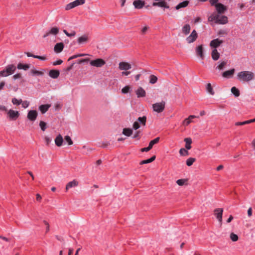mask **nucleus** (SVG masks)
I'll use <instances>...</instances> for the list:
<instances>
[{
	"mask_svg": "<svg viewBox=\"0 0 255 255\" xmlns=\"http://www.w3.org/2000/svg\"><path fill=\"white\" fill-rule=\"evenodd\" d=\"M254 73L251 71H243L237 74V78L241 82H248L254 78Z\"/></svg>",
	"mask_w": 255,
	"mask_h": 255,
	"instance_id": "f257e3e1",
	"label": "nucleus"
},
{
	"mask_svg": "<svg viewBox=\"0 0 255 255\" xmlns=\"http://www.w3.org/2000/svg\"><path fill=\"white\" fill-rule=\"evenodd\" d=\"M210 21H215L216 23L225 24L228 22V18L225 15H220L215 12L213 13L208 18Z\"/></svg>",
	"mask_w": 255,
	"mask_h": 255,
	"instance_id": "f03ea898",
	"label": "nucleus"
},
{
	"mask_svg": "<svg viewBox=\"0 0 255 255\" xmlns=\"http://www.w3.org/2000/svg\"><path fill=\"white\" fill-rule=\"evenodd\" d=\"M16 67L13 64L7 65L5 69L0 71V77H7L14 73Z\"/></svg>",
	"mask_w": 255,
	"mask_h": 255,
	"instance_id": "7ed1b4c3",
	"label": "nucleus"
},
{
	"mask_svg": "<svg viewBox=\"0 0 255 255\" xmlns=\"http://www.w3.org/2000/svg\"><path fill=\"white\" fill-rule=\"evenodd\" d=\"M165 102L161 101L159 103H156L152 105V108L154 112L158 113H161L165 109Z\"/></svg>",
	"mask_w": 255,
	"mask_h": 255,
	"instance_id": "20e7f679",
	"label": "nucleus"
},
{
	"mask_svg": "<svg viewBox=\"0 0 255 255\" xmlns=\"http://www.w3.org/2000/svg\"><path fill=\"white\" fill-rule=\"evenodd\" d=\"M91 66L96 67H101L105 64V61L101 58H98L95 60H91L90 62Z\"/></svg>",
	"mask_w": 255,
	"mask_h": 255,
	"instance_id": "39448f33",
	"label": "nucleus"
},
{
	"mask_svg": "<svg viewBox=\"0 0 255 255\" xmlns=\"http://www.w3.org/2000/svg\"><path fill=\"white\" fill-rule=\"evenodd\" d=\"M223 212V209L222 208L215 209L214 211V215L221 224L222 222Z\"/></svg>",
	"mask_w": 255,
	"mask_h": 255,
	"instance_id": "423d86ee",
	"label": "nucleus"
},
{
	"mask_svg": "<svg viewBox=\"0 0 255 255\" xmlns=\"http://www.w3.org/2000/svg\"><path fill=\"white\" fill-rule=\"evenodd\" d=\"M7 114L8 117L11 120H15L19 116V113L18 111H14L11 109L7 112Z\"/></svg>",
	"mask_w": 255,
	"mask_h": 255,
	"instance_id": "0eeeda50",
	"label": "nucleus"
},
{
	"mask_svg": "<svg viewBox=\"0 0 255 255\" xmlns=\"http://www.w3.org/2000/svg\"><path fill=\"white\" fill-rule=\"evenodd\" d=\"M198 37V34L195 30H193L190 35L188 36L186 40L188 43H191L194 42Z\"/></svg>",
	"mask_w": 255,
	"mask_h": 255,
	"instance_id": "6e6552de",
	"label": "nucleus"
},
{
	"mask_svg": "<svg viewBox=\"0 0 255 255\" xmlns=\"http://www.w3.org/2000/svg\"><path fill=\"white\" fill-rule=\"evenodd\" d=\"M224 42L223 40L218 38L212 40L210 43V46L214 49H216Z\"/></svg>",
	"mask_w": 255,
	"mask_h": 255,
	"instance_id": "1a4fd4ad",
	"label": "nucleus"
},
{
	"mask_svg": "<svg viewBox=\"0 0 255 255\" xmlns=\"http://www.w3.org/2000/svg\"><path fill=\"white\" fill-rule=\"evenodd\" d=\"M131 68V64L127 62H121L119 64V68L120 70L127 71Z\"/></svg>",
	"mask_w": 255,
	"mask_h": 255,
	"instance_id": "9d476101",
	"label": "nucleus"
},
{
	"mask_svg": "<svg viewBox=\"0 0 255 255\" xmlns=\"http://www.w3.org/2000/svg\"><path fill=\"white\" fill-rule=\"evenodd\" d=\"M196 54L202 60L204 59V48L202 45H198L196 48Z\"/></svg>",
	"mask_w": 255,
	"mask_h": 255,
	"instance_id": "9b49d317",
	"label": "nucleus"
},
{
	"mask_svg": "<svg viewBox=\"0 0 255 255\" xmlns=\"http://www.w3.org/2000/svg\"><path fill=\"white\" fill-rule=\"evenodd\" d=\"M90 39V37L88 34H85L79 37L77 39V42L79 44H82L87 43Z\"/></svg>",
	"mask_w": 255,
	"mask_h": 255,
	"instance_id": "f8f14e48",
	"label": "nucleus"
},
{
	"mask_svg": "<svg viewBox=\"0 0 255 255\" xmlns=\"http://www.w3.org/2000/svg\"><path fill=\"white\" fill-rule=\"evenodd\" d=\"M217 11V14H222L227 10L226 7L221 3H216L214 5Z\"/></svg>",
	"mask_w": 255,
	"mask_h": 255,
	"instance_id": "ddd939ff",
	"label": "nucleus"
},
{
	"mask_svg": "<svg viewBox=\"0 0 255 255\" xmlns=\"http://www.w3.org/2000/svg\"><path fill=\"white\" fill-rule=\"evenodd\" d=\"M37 115L38 114L36 111L30 110L28 112L27 117L30 121H34L36 120Z\"/></svg>",
	"mask_w": 255,
	"mask_h": 255,
	"instance_id": "4468645a",
	"label": "nucleus"
},
{
	"mask_svg": "<svg viewBox=\"0 0 255 255\" xmlns=\"http://www.w3.org/2000/svg\"><path fill=\"white\" fill-rule=\"evenodd\" d=\"M152 5L153 6H158L161 7H165L166 8H168L169 7V5L165 1V0L158 2H154L152 4Z\"/></svg>",
	"mask_w": 255,
	"mask_h": 255,
	"instance_id": "2eb2a0df",
	"label": "nucleus"
},
{
	"mask_svg": "<svg viewBox=\"0 0 255 255\" xmlns=\"http://www.w3.org/2000/svg\"><path fill=\"white\" fill-rule=\"evenodd\" d=\"M63 48L64 44L62 42L58 43L54 46V50L56 53H59L63 50Z\"/></svg>",
	"mask_w": 255,
	"mask_h": 255,
	"instance_id": "dca6fc26",
	"label": "nucleus"
},
{
	"mask_svg": "<svg viewBox=\"0 0 255 255\" xmlns=\"http://www.w3.org/2000/svg\"><path fill=\"white\" fill-rule=\"evenodd\" d=\"M144 1L141 0H135L133 1V4L135 8L140 9L144 5Z\"/></svg>",
	"mask_w": 255,
	"mask_h": 255,
	"instance_id": "f3484780",
	"label": "nucleus"
},
{
	"mask_svg": "<svg viewBox=\"0 0 255 255\" xmlns=\"http://www.w3.org/2000/svg\"><path fill=\"white\" fill-rule=\"evenodd\" d=\"M135 93L138 98L144 97L146 95L145 90L142 87H139L135 91Z\"/></svg>",
	"mask_w": 255,
	"mask_h": 255,
	"instance_id": "a211bd4d",
	"label": "nucleus"
},
{
	"mask_svg": "<svg viewBox=\"0 0 255 255\" xmlns=\"http://www.w3.org/2000/svg\"><path fill=\"white\" fill-rule=\"evenodd\" d=\"M78 185V182L75 180H73V181L69 182L66 186V191H67L70 188L76 187Z\"/></svg>",
	"mask_w": 255,
	"mask_h": 255,
	"instance_id": "6ab92c4d",
	"label": "nucleus"
},
{
	"mask_svg": "<svg viewBox=\"0 0 255 255\" xmlns=\"http://www.w3.org/2000/svg\"><path fill=\"white\" fill-rule=\"evenodd\" d=\"M63 139L61 134H58L55 139V143L57 146H61L62 145Z\"/></svg>",
	"mask_w": 255,
	"mask_h": 255,
	"instance_id": "aec40b11",
	"label": "nucleus"
},
{
	"mask_svg": "<svg viewBox=\"0 0 255 255\" xmlns=\"http://www.w3.org/2000/svg\"><path fill=\"white\" fill-rule=\"evenodd\" d=\"M220 53L218 52L217 49H214L211 52V57L213 60L217 61L220 57Z\"/></svg>",
	"mask_w": 255,
	"mask_h": 255,
	"instance_id": "412c9836",
	"label": "nucleus"
},
{
	"mask_svg": "<svg viewBox=\"0 0 255 255\" xmlns=\"http://www.w3.org/2000/svg\"><path fill=\"white\" fill-rule=\"evenodd\" d=\"M60 73L58 70H51L49 72V75L50 77L56 79L59 76Z\"/></svg>",
	"mask_w": 255,
	"mask_h": 255,
	"instance_id": "4be33fe9",
	"label": "nucleus"
},
{
	"mask_svg": "<svg viewBox=\"0 0 255 255\" xmlns=\"http://www.w3.org/2000/svg\"><path fill=\"white\" fill-rule=\"evenodd\" d=\"M235 69H232L230 70L226 71L223 73L222 76L227 78H229L232 76V75L234 74Z\"/></svg>",
	"mask_w": 255,
	"mask_h": 255,
	"instance_id": "5701e85b",
	"label": "nucleus"
},
{
	"mask_svg": "<svg viewBox=\"0 0 255 255\" xmlns=\"http://www.w3.org/2000/svg\"><path fill=\"white\" fill-rule=\"evenodd\" d=\"M184 141L186 143L185 144V148L187 150H189L191 148V144L192 143V139L190 137L185 138L184 139Z\"/></svg>",
	"mask_w": 255,
	"mask_h": 255,
	"instance_id": "b1692460",
	"label": "nucleus"
},
{
	"mask_svg": "<svg viewBox=\"0 0 255 255\" xmlns=\"http://www.w3.org/2000/svg\"><path fill=\"white\" fill-rule=\"evenodd\" d=\"M189 3V1L188 0L184 1L177 5L175 7V8L176 9L178 10L181 8L185 7L188 5Z\"/></svg>",
	"mask_w": 255,
	"mask_h": 255,
	"instance_id": "393cba45",
	"label": "nucleus"
},
{
	"mask_svg": "<svg viewBox=\"0 0 255 255\" xmlns=\"http://www.w3.org/2000/svg\"><path fill=\"white\" fill-rule=\"evenodd\" d=\"M50 105H48V104L42 105L39 106V109L42 114H44L48 111V110L50 108Z\"/></svg>",
	"mask_w": 255,
	"mask_h": 255,
	"instance_id": "a878e982",
	"label": "nucleus"
},
{
	"mask_svg": "<svg viewBox=\"0 0 255 255\" xmlns=\"http://www.w3.org/2000/svg\"><path fill=\"white\" fill-rule=\"evenodd\" d=\"M191 29L190 25L188 24H185L182 29V32L185 34L187 35L189 33Z\"/></svg>",
	"mask_w": 255,
	"mask_h": 255,
	"instance_id": "bb28decb",
	"label": "nucleus"
},
{
	"mask_svg": "<svg viewBox=\"0 0 255 255\" xmlns=\"http://www.w3.org/2000/svg\"><path fill=\"white\" fill-rule=\"evenodd\" d=\"M132 130L129 128H125L123 130V133L127 136H130L132 134Z\"/></svg>",
	"mask_w": 255,
	"mask_h": 255,
	"instance_id": "cd10ccee",
	"label": "nucleus"
},
{
	"mask_svg": "<svg viewBox=\"0 0 255 255\" xmlns=\"http://www.w3.org/2000/svg\"><path fill=\"white\" fill-rule=\"evenodd\" d=\"M206 90L208 93L210 94L213 95L215 94L214 91L212 87V85L210 83H208L206 85Z\"/></svg>",
	"mask_w": 255,
	"mask_h": 255,
	"instance_id": "c85d7f7f",
	"label": "nucleus"
},
{
	"mask_svg": "<svg viewBox=\"0 0 255 255\" xmlns=\"http://www.w3.org/2000/svg\"><path fill=\"white\" fill-rule=\"evenodd\" d=\"M59 32V28L57 27H53L48 31V33L52 35H56Z\"/></svg>",
	"mask_w": 255,
	"mask_h": 255,
	"instance_id": "c756f323",
	"label": "nucleus"
},
{
	"mask_svg": "<svg viewBox=\"0 0 255 255\" xmlns=\"http://www.w3.org/2000/svg\"><path fill=\"white\" fill-rule=\"evenodd\" d=\"M136 122H138V123L141 124V125L145 126L146 122V117L145 116H143L142 117H139L137 119Z\"/></svg>",
	"mask_w": 255,
	"mask_h": 255,
	"instance_id": "7c9ffc66",
	"label": "nucleus"
},
{
	"mask_svg": "<svg viewBox=\"0 0 255 255\" xmlns=\"http://www.w3.org/2000/svg\"><path fill=\"white\" fill-rule=\"evenodd\" d=\"M17 68L19 69H23L24 70H26L29 68V65L23 64L20 63L17 65Z\"/></svg>",
	"mask_w": 255,
	"mask_h": 255,
	"instance_id": "2f4dec72",
	"label": "nucleus"
},
{
	"mask_svg": "<svg viewBox=\"0 0 255 255\" xmlns=\"http://www.w3.org/2000/svg\"><path fill=\"white\" fill-rule=\"evenodd\" d=\"M231 91L232 94H234L235 97H237L240 96V91L236 87H233L231 88Z\"/></svg>",
	"mask_w": 255,
	"mask_h": 255,
	"instance_id": "473e14b6",
	"label": "nucleus"
},
{
	"mask_svg": "<svg viewBox=\"0 0 255 255\" xmlns=\"http://www.w3.org/2000/svg\"><path fill=\"white\" fill-rule=\"evenodd\" d=\"M157 81V77L154 75H151L149 77V83L152 84H155Z\"/></svg>",
	"mask_w": 255,
	"mask_h": 255,
	"instance_id": "72a5a7b5",
	"label": "nucleus"
},
{
	"mask_svg": "<svg viewBox=\"0 0 255 255\" xmlns=\"http://www.w3.org/2000/svg\"><path fill=\"white\" fill-rule=\"evenodd\" d=\"M159 139L160 138L159 137H157L154 139L153 140H151L149 143V146H150V147L152 148L153 145L159 142Z\"/></svg>",
	"mask_w": 255,
	"mask_h": 255,
	"instance_id": "f704fd0d",
	"label": "nucleus"
},
{
	"mask_svg": "<svg viewBox=\"0 0 255 255\" xmlns=\"http://www.w3.org/2000/svg\"><path fill=\"white\" fill-rule=\"evenodd\" d=\"M196 161L195 158L190 157L186 160V164L188 166H191L193 163Z\"/></svg>",
	"mask_w": 255,
	"mask_h": 255,
	"instance_id": "c9c22d12",
	"label": "nucleus"
},
{
	"mask_svg": "<svg viewBox=\"0 0 255 255\" xmlns=\"http://www.w3.org/2000/svg\"><path fill=\"white\" fill-rule=\"evenodd\" d=\"M76 7L75 4V3L74 1L72 2H70L69 3H68V4H67L65 6V9L66 10H70L72 8H73L74 7Z\"/></svg>",
	"mask_w": 255,
	"mask_h": 255,
	"instance_id": "e433bc0d",
	"label": "nucleus"
},
{
	"mask_svg": "<svg viewBox=\"0 0 255 255\" xmlns=\"http://www.w3.org/2000/svg\"><path fill=\"white\" fill-rule=\"evenodd\" d=\"M187 182V179H178L176 181V183L179 186H183Z\"/></svg>",
	"mask_w": 255,
	"mask_h": 255,
	"instance_id": "4c0bfd02",
	"label": "nucleus"
},
{
	"mask_svg": "<svg viewBox=\"0 0 255 255\" xmlns=\"http://www.w3.org/2000/svg\"><path fill=\"white\" fill-rule=\"evenodd\" d=\"M12 104L15 105H19L22 103V100L21 99L18 100L15 98H12L11 101Z\"/></svg>",
	"mask_w": 255,
	"mask_h": 255,
	"instance_id": "58836bf2",
	"label": "nucleus"
},
{
	"mask_svg": "<svg viewBox=\"0 0 255 255\" xmlns=\"http://www.w3.org/2000/svg\"><path fill=\"white\" fill-rule=\"evenodd\" d=\"M179 153L182 156H187L188 155L187 149L182 148L179 150Z\"/></svg>",
	"mask_w": 255,
	"mask_h": 255,
	"instance_id": "ea45409f",
	"label": "nucleus"
},
{
	"mask_svg": "<svg viewBox=\"0 0 255 255\" xmlns=\"http://www.w3.org/2000/svg\"><path fill=\"white\" fill-rule=\"evenodd\" d=\"M230 239L232 240V241L236 242L238 240L239 238H238V236L236 234H235L233 233H232L230 234Z\"/></svg>",
	"mask_w": 255,
	"mask_h": 255,
	"instance_id": "a19ab883",
	"label": "nucleus"
},
{
	"mask_svg": "<svg viewBox=\"0 0 255 255\" xmlns=\"http://www.w3.org/2000/svg\"><path fill=\"white\" fill-rule=\"evenodd\" d=\"M226 64L227 61H223L216 68L220 70H223Z\"/></svg>",
	"mask_w": 255,
	"mask_h": 255,
	"instance_id": "79ce46f5",
	"label": "nucleus"
},
{
	"mask_svg": "<svg viewBox=\"0 0 255 255\" xmlns=\"http://www.w3.org/2000/svg\"><path fill=\"white\" fill-rule=\"evenodd\" d=\"M39 126L42 131H45L46 128V123L43 121H40L39 123Z\"/></svg>",
	"mask_w": 255,
	"mask_h": 255,
	"instance_id": "37998d69",
	"label": "nucleus"
},
{
	"mask_svg": "<svg viewBox=\"0 0 255 255\" xmlns=\"http://www.w3.org/2000/svg\"><path fill=\"white\" fill-rule=\"evenodd\" d=\"M65 140L68 142V145H71L73 144V142L71 137L69 135H66L64 138Z\"/></svg>",
	"mask_w": 255,
	"mask_h": 255,
	"instance_id": "c03bdc74",
	"label": "nucleus"
},
{
	"mask_svg": "<svg viewBox=\"0 0 255 255\" xmlns=\"http://www.w3.org/2000/svg\"><path fill=\"white\" fill-rule=\"evenodd\" d=\"M74 2L76 6H77L85 3V0H75Z\"/></svg>",
	"mask_w": 255,
	"mask_h": 255,
	"instance_id": "a18cd8bd",
	"label": "nucleus"
},
{
	"mask_svg": "<svg viewBox=\"0 0 255 255\" xmlns=\"http://www.w3.org/2000/svg\"><path fill=\"white\" fill-rule=\"evenodd\" d=\"M63 32L68 37L74 36L76 34V32L75 31H73L71 33H69L67 31V30L64 29Z\"/></svg>",
	"mask_w": 255,
	"mask_h": 255,
	"instance_id": "49530a36",
	"label": "nucleus"
},
{
	"mask_svg": "<svg viewBox=\"0 0 255 255\" xmlns=\"http://www.w3.org/2000/svg\"><path fill=\"white\" fill-rule=\"evenodd\" d=\"M31 72L33 75H42L43 74L42 72L35 70H31Z\"/></svg>",
	"mask_w": 255,
	"mask_h": 255,
	"instance_id": "de8ad7c7",
	"label": "nucleus"
},
{
	"mask_svg": "<svg viewBox=\"0 0 255 255\" xmlns=\"http://www.w3.org/2000/svg\"><path fill=\"white\" fill-rule=\"evenodd\" d=\"M21 104L23 108H26L29 106V102L27 101H24L22 102Z\"/></svg>",
	"mask_w": 255,
	"mask_h": 255,
	"instance_id": "09e8293b",
	"label": "nucleus"
},
{
	"mask_svg": "<svg viewBox=\"0 0 255 255\" xmlns=\"http://www.w3.org/2000/svg\"><path fill=\"white\" fill-rule=\"evenodd\" d=\"M191 123V120H190L188 118L187 119H185L183 122V125L186 126L189 125Z\"/></svg>",
	"mask_w": 255,
	"mask_h": 255,
	"instance_id": "8fccbe9b",
	"label": "nucleus"
},
{
	"mask_svg": "<svg viewBox=\"0 0 255 255\" xmlns=\"http://www.w3.org/2000/svg\"><path fill=\"white\" fill-rule=\"evenodd\" d=\"M129 90V87L127 86L124 87L122 89V92L123 93L126 94L128 92Z\"/></svg>",
	"mask_w": 255,
	"mask_h": 255,
	"instance_id": "3c124183",
	"label": "nucleus"
},
{
	"mask_svg": "<svg viewBox=\"0 0 255 255\" xmlns=\"http://www.w3.org/2000/svg\"><path fill=\"white\" fill-rule=\"evenodd\" d=\"M140 128V126H139V124L138 123V122H136V121L133 124V129H134L135 130H136L138 128Z\"/></svg>",
	"mask_w": 255,
	"mask_h": 255,
	"instance_id": "603ef678",
	"label": "nucleus"
},
{
	"mask_svg": "<svg viewBox=\"0 0 255 255\" xmlns=\"http://www.w3.org/2000/svg\"><path fill=\"white\" fill-rule=\"evenodd\" d=\"M155 158H156L155 156L153 155L150 158L145 160L146 163V164L149 163L153 161L155 159Z\"/></svg>",
	"mask_w": 255,
	"mask_h": 255,
	"instance_id": "864d4df0",
	"label": "nucleus"
},
{
	"mask_svg": "<svg viewBox=\"0 0 255 255\" xmlns=\"http://www.w3.org/2000/svg\"><path fill=\"white\" fill-rule=\"evenodd\" d=\"M140 131L138 130V131H137L135 134H134V135L133 136V138H137V139H139L140 138V135H139V134H140Z\"/></svg>",
	"mask_w": 255,
	"mask_h": 255,
	"instance_id": "5fc2aeb1",
	"label": "nucleus"
},
{
	"mask_svg": "<svg viewBox=\"0 0 255 255\" xmlns=\"http://www.w3.org/2000/svg\"><path fill=\"white\" fill-rule=\"evenodd\" d=\"M151 149V148L148 145V147L141 148L140 149V151L141 152H147V151H149Z\"/></svg>",
	"mask_w": 255,
	"mask_h": 255,
	"instance_id": "6e6d98bb",
	"label": "nucleus"
},
{
	"mask_svg": "<svg viewBox=\"0 0 255 255\" xmlns=\"http://www.w3.org/2000/svg\"><path fill=\"white\" fill-rule=\"evenodd\" d=\"M44 140H45V141L47 145H48L49 144V143H50V142L51 141V139L48 136H45L44 137Z\"/></svg>",
	"mask_w": 255,
	"mask_h": 255,
	"instance_id": "4d7b16f0",
	"label": "nucleus"
},
{
	"mask_svg": "<svg viewBox=\"0 0 255 255\" xmlns=\"http://www.w3.org/2000/svg\"><path fill=\"white\" fill-rule=\"evenodd\" d=\"M89 60H90L89 58L82 59H80V60H78V64H81V63H82L83 62L89 61Z\"/></svg>",
	"mask_w": 255,
	"mask_h": 255,
	"instance_id": "13d9d810",
	"label": "nucleus"
},
{
	"mask_svg": "<svg viewBox=\"0 0 255 255\" xmlns=\"http://www.w3.org/2000/svg\"><path fill=\"white\" fill-rule=\"evenodd\" d=\"M63 62V61L62 60H58L56 61H55L53 63V65L55 66V65H60L61 64H62Z\"/></svg>",
	"mask_w": 255,
	"mask_h": 255,
	"instance_id": "bf43d9fd",
	"label": "nucleus"
},
{
	"mask_svg": "<svg viewBox=\"0 0 255 255\" xmlns=\"http://www.w3.org/2000/svg\"><path fill=\"white\" fill-rule=\"evenodd\" d=\"M34 58H37L41 60H46V57L44 56H37L35 55V56H34Z\"/></svg>",
	"mask_w": 255,
	"mask_h": 255,
	"instance_id": "052dcab7",
	"label": "nucleus"
},
{
	"mask_svg": "<svg viewBox=\"0 0 255 255\" xmlns=\"http://www.w3.org/2000/svg\"><path fill=\"white\" fill-rule=\"evenodd\" d=\"M21 77V74L20 73L16 74L13 76L12 78L14 80H16L17 79H19Z\"/></svg>",
	"mask_w": 255,
	"mask_h": 255,
	"instance_id": "680f3d73",
	"label": "nucleus"
},
{
	"mask_svg": "<svg viewBox=\"0 0 255 255\" xmlns=\"http://www.w3.org/2000/svg\"><path fill=\"white\" fill-rule=\"evenodd\" d=\"M0 111L7 112V108L6 107L2 106V105H0Z\"/></svg>",
	"mask_w": 255,
	"mask_h": 255,
	"instance_id": "e2e57ef3",
	"label": "nucleus"
},
{
	"mask_svg": "<svg viewBox=\"0 0 255 255\" xmlns=\"http://www.w3.org/2000/svg\"><path fill=\"white\" fill-rule=\"evenodd\" d=\"M4 85L5 82L4 81H2L0 83V91L2 90L3 89Z\"/></svg>",
	"mask_w": 255,
	"mask_h": 255,
	"instance_id": "0e129e2a",
	"label": "nucleus"
},
{
	"mask_svg": "<svg viewBox=\"0 0 255 255\" xmlns=\"http://www.w3.org/2000/svg\"><path fill=\"white\" fill-rule=\"evenodd\" d=\"M248 215L249 217H251L252 215V208H249L248 210Z\"/></svg>",
	"mask_w": 255,
	"mask_h": 255,
	"instance_id": "69168bd1",
	"label": "nucleus"
},
{
	"mask_svg": "<svg viewBox=\"0 0 255 255\" xmlns=\"http://www.w3.org/2000/svg\"><path fill=\"white\" fill-rule=\"evenodd\" d=\"M218 0H210V2L212 5H214L216 3H218Z\"/></svg>",
	"mask_w": 255,
	"mask_h": 255,
	"instance_id": "338daca9",
	"label": "nucleus"
},
{
	"mask_svg": "<svg viewBox=\"0 0 255 255\" xmlns=\"http://www.w3.org/2000/svg\"><path fill=\"white\" fill-rule=\"evenodd\" d=\"M148 27L147 26H144L141 30V32L143 34H144L146 31L148 30Z\"/></svg>",
	"mask_w": 255,
	"mask_h": 255,
	"instance_id": "774afa93",
	"label": "nucleus"
}]
</instances>
